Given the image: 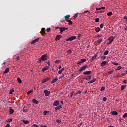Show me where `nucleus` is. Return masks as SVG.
I'll return each instance as SVG.
<instances>
[{
	"label": "nucleus",
	"instance_id": "1",
	"mask_svg": "<svg viewBox=\"0 0 127 127\" xmlns=\"http://www.w3.org/2000/svg\"><path fill=\"white\" fill-rule=\"evenodd\" d=\"M56 29L58 28L60 30V34H62L64 31H65L66 30H68V28H66L65 27H56Z\"/></svg>",
	"mask_w": 127,
	"mask_h": 127
},
{
	"label": "nucleus",
	"instance_id": "2",
	"mask_svg": "<svg viewBox=\"0 0 127 127\" xmlns=\"http://www.w3.org/2000/svg\"><path fill=\"white\" fill-rule=\"evenodd\" d=\"M113 40H114V37L113 36H111L110 37H109L107 41V44H111V43H112L113 42Z\"/></svg>",
	"mask_w": 127,
	"mask_h": 127
},
{
	"label": "nucleus",
	"instance_id": "3",
	"mask_svg": "<svg viewBox=\"0 0 127 127\" xmlns=\"http://www.w3.org/2000/svg\"><path fill=\"white\" fill-rule=\"evenodd\" d=\"M74 39H76V36H73L72 37H70L68 38V39H66L65 40L66 41H73Z\"/></svg>",
	"mask_w": 127,
	"mask_h": 127
},
{
	"label": "nucleus",
	"instance_id": "4",
	"mask_svg": "<svg viewBox=\"0 0 127 127\" xmlns=\"http://www.w3.org/2000/svg\"><path fill=\"white\" fill-rule=\"evenodd\" d=\"M87 68H88V65H84L81 67V68L79 69V72H83V71H85V70H86V69H87Z\"/></svg>",
	"mask_w": 127,
	"mask_h": 127
},
{
	"label": "nucleus",
	"instance_id": "5",
	"mask_svg": "<svg viewBox=\"0 0 127 127\" xmlns=\"http://www.w3.org/2000/svg\"><path fill=\"white\" fill-rule=\"evenodd\" d=\"M44 93L45 94V96L46 97H47L50 95V91H48L47 90H44Z\"/></svg>",
	"mask_w": 127,
	"mask_h": 127
},
{
	"label": "nucleus",
	"instance_id": "6",
	"mask_svg": "<svg viewBox=\"0 0 127 127\" xmlns=\"http://www.w3.org/2000/svg\"><path fill=\"white\" fill-rule=\"evenodd\" d=\"M41 59L42 60V61H44L45 60H46L47 59V55L44 54L42 55L41 57Z\"/></svg>",
	"mask_w": 127,
	"mask_h": 127
},
{
	"label": "nucleus",
	"instance_id": "7",
	"mask_svg": "<svg viewBox=\"0 0 127 127\" xmlns=\"http://www.w3.org/2000/svg\"><path fill=\"white\" fill-rule=\"evenodd\" d=\"M59 105V101L56 100L54 102L53 104V106H55V107H57Z\"/></svg>",
	"mask_w": 127,
	"mask_h": 127
},
{
	"label": "nucleus",
	"instance_id": "8",
	"mask_svg": "<svg viewBox=\"0 0 127 127\" xmlns=\"http://www.w3.org/2000/svg\"><path fill=\"white\" fill-rule=\"evenodd\" d=\"M38 41H39V38H37V39L33 40L31 42V44H35V43H36V42H38Z\"/></svg>",
	"mask_w": 127,
	"mask_h": 127
},
{
	"label": "nucleus",
	"instance_id": "9",
	"mask_svg": "<svg viewBox=\"0 0 127 127\" xmlns=\"http://www.w3.org/2000/svg\"><path fill=\"white\" fill-rule=\"evenodd\" d=\"M61 37H62V36H61V35H57L55 38L56 41H58V40H59V39H60Z\"/></svg>",
	"mask_w": 127,
	"mask_h": 127
},
{
	"label": "nucleus",
	"instance_id": "10",
	"mask_svg": "<svg viewBox=\"0 0 127 127\" xmlns=\"http://www.w3.org/2000/svg\"><path fill=\"white\" fill-rule=\"evenodd\" d=\"M40 33H41L42 35H43V34H46V33H45V28H42Z\"/></svg>",
	"mask_w": 127,
	"mask_h": 127
},
{
	"label": "nucleus",
	"instance_id": "11",
	"mask_svg": "<svg viewBox=\"0 0 127 127\" xmlns=\"http://www.w3.org/2000/svg\"><path fill=\"white\" fill-rule=\"evenodd\" d=\"M84 62H86V59H81V61L78 62L77 64H81V63H83Z\"/></svg>",
	"mask_w": 127,
	"mask_h": 127
},
{
	"label": "nucleus",
	"instance_id": "12",
	"mask_svg": "<svg viewBox=\"0 0 127 127\" xmlns=\"http://www.w3.org/2000/svg\"><path fill=\"white\" fill-rule=\"evenodd\" d=\"M23 112L24 113H26L28 112V109H27V107L26 106H24L23 108Z\"/></svg>",
	"mask_w": 127,
	"mask_h": 127
},
{
	"label": "nucleus",
	"instance_id": "13",
	"mask_svg": "<svg viewBox=\"0 0 127 127\" xmlns=\"http://www.w3.org/2000/svg\"><path fill=\"white\" fill-rule=\"evenodd\" d=\"M92 79V76H85L83 77V80H91Z\"/></svg>",
	"mask_w": 127,
	"mask_h": 127
},
{
	"label": "nucleus",
	"instance_id": "14",
	"mask_svg": "<svg viewBox=\"0 0 127 127\" xmlns=\"http://www.w3.org/2000/svg\"><path fill=\"white\" fill-rule=\"evenodd\" d=\"M32 103H33V104H39V102H38V101H37L35 99H32Z\"/></svg>",
	"mask_w": 127,
	"mask_h": 127
},
{
	"label": "nucleus",
	"instance_id": "15",
	"mask_svg": "<svg viewBox=\"0 0 127 127\" xmlns=\"http://www.w3.org/2000/svg\"><path fill=\"white\" fill-rule=\"evenodd\" d=\"M92 73V71H84L83 72V74L84 75H90Z\"/></svg>",
	"mask_w": 127,
	"mask_h": 127
},
{
	"label": "nucleus",
	"instance_id": "16",
	"mask_svg": "<svg viewBox=\"0 0 127 127\" xmlns=\"http://www.w3.org/2000/svg\"><path fill=\"white\" fill-rule=\"evenodd\" d=\"M50 78H46L45 79H43V80H42V83H45L46 82H47V81H48V80H50Z\"/></svg>",
	"mask_w": 127,
	"mask_h": 127
},
{
	"label": "nucleus",
	"instance_id": "17",
	"mask_svg": "<svg viewBox=\"0 0 127 127\" xmlns=\"http://www.w3.org/2000/svg\"><path fill=\"white\" fill-rule=\"evenodd\" d=\"M61 108H62V105H60L58 106H57L56 107H55V110H60V109H61Z\"/></svg>",
	"mask_w": 127,
	"mask_h": 127
},
{
	"label": "nucleus",
	"instance_id": "18",
	"mask_svg": "<svg viewBox=\"0 0 127 127\" xmlns=\"http://www.w3.org/2000/svg\"><path fill=\"white\" fill-rule=\"evenodd\" d=\"M9 72V68H6L5 71L3 72V74H7Z\"/></svg>",
	"mask_w": 127,
	"mask_h": 127
},
{
	"label": "nucleus",
	"instance_id": "19",
	"mask_svg": "<svg viewBox=\"0 0 127 127\" xmlns=\"http://www.w3.org/2000/svg\"><path fill=\"white\" fill-rule=\"evenodd\" d=\"M58 80V78H56L54 79H53L51 81V84H54V83H55V82H56V81H57Z\"/></svg>",
	"mask_w": 127,
	"mask_h": 127
},
{
	"label": "nucleus",
	"instance_id": "20",
	"mask_svg": "<svg viewBox=\"0 0 127 127\" xmlns=\"http://www.w3.org/2000/svg\"><path fill=\"white\" fill-rule=\"evenodd\" d=\"M9 112H10V115H12L13 113H14V110L13 109H9Z\"/></svg>",
	"mask_w": 127,
	"mask_h": 127
},
{
	"label": "nucleus",
	"instance_id": "21",
	"mask_svg": "<svg viewBox=\"0 0 127 127\" xmlns=\"http://www.w3.org/2000/svg\"><path fill=\"white\" fill-rule=\"evenodd\" d=\"M106 64H107V62H106V61H103L102 63H101V66L103 67V66H105Z\"/></svg>",
	"mask_w": 127,
	"mask_h": 127
},
{
	"label": "nucleus",
	"instance_id": "22",
	"mask_svg": "<svg viewBox=\"0 0 127 127\" xmlns=\"http://www.w3.org/2000/svg\"><path fill=\"white\" fill-rule=\"evenodd\" d=\"M112 115L114 116H117V115H118V112L116 111H114L112 112Z\"/></svg>",
	"mask_w": 127,
	"mask_h": 127
},
{
	"label": "nucleus",
	"instance_id": "23",
	"mask_svg": "<svg viewBox=\"0 0 127 127\" xmlns=\"http://www.w3.org/2000/svg\"><path fill=\"white\" fill-rule=\"evenodd\" d=\"M49 68V67L48 66H46V67H44L42 69V72H44L45 71H46V70H48Z\"/></svg>",
	"mask_w": 127,
	"mask_h": 127
},
{
	"label": "nucleus",
	"instance_id": "24",
	"mask_svg": "<svg viewBox=\"0 0 127 127\" xmlns=\"http://www.w3.org/2000/svg\"><path fill=\"white\" fill-rule=\"evenodd\" d=\"M96 81V78H93L92 80L88 82L89 84H92V83H94V82Z\"/></svg>",
	"mask_w": 127,
	"mask_h": 127
},
{
	"label": "nucleus",
	"instance_id": "25",
	"mask_svg": "<svg viewBox=\"0 0 127 127\" xmlns=\"http://www.w3.org/2000/svg\"><path fill=\"white\" fill-rule=\"evenodd\" d=\"M126 87H127V85H121V91H124L126 89Z\"/></svg>",
	"mask_w": 127,
	"mask_h": 127
},
{
	"label": "nucleus",
	"instance_id": "26",
	"mask_svg": "<svg viewBox=\"0 0 127 127\" xmlns=\"http://www.w3.org/2000/svg\"><path fill=\"white\" fill-rule=\"evenodd\" d=\"M48 113H49V111L45 110V111H44L43 112V115L44 116H46V115H47V114H48Z\"/></svg>",
	"mask_w": 127,
	"mask_h": 127
},
{
	"label": "nucleus",
	"instance_id": "27",
	"mask_svg": "<svg viewBox=\"0 0 127 127\" xmlns=\"http://www.w3.org/2000/svg\"><path fill=\"white\" fill-rule=\"evenodd\" d=\"M67 22H68L69 25H72L73 24V22L71 20H68Z\"/></svg>",
	"mask_w": 127,
	"mask_h": 127
},
{
	"label": "nucleus",
	"instance_id": "28",
	"mask_svg": "<svg viewBox=\"0 0 127 127\" xmlns=\"http://www.w3.org/2000/svg\"><path fill=\"white\" fill-rule=\"evenodd\" d=\"M22 122L24 123V124H28V123H29V121L28 120H23Z\"/></svg>",
	"mask_w": 127,
	"mask_h": 127
},
{
	"label": "nucleus",
	"instance_id": "29",
	"mask_svg": "<svg viewBox=\"0 0 127 127\" xmlns=\"http://www.w3.org/2000/svg\"><path fill=\"white\" fill-rule=\"evenodd\" d=\"M17 81L18 83H19V84H21V83L22 82V81H21V79L19 77L17 78Z\"/></svg>",
	"mask_w": 127,
	"mask_h": 127
},
{
	"label": "nucleus",
	"instance_id": "30",
	"mask_svg": "<svg viewBox=\"0 0 127 127\" xmlns=\"http://www.w3.org/2000/svg\"><path fill=\"white\" fill-rule=\"evenodd\" d=\"M102 41H103V39H100L97 40V43L98 44H100L101 42H102Z\"/></svg>",
	"mask_w": 127,
	"mask_h": 127
},
{
	"label": "nucleus",
	"instance_id": "31",
	"mask_svg": "<svg viewBox=\"0 0 127 127\" xmlns=\"http://www.w3.org/2000/svg\"><path fill=\"white\" fill-rule=\"evenodd\" d=\"M101 30V28L100 27H97L95 29V31L96 32H99Z\"/></svg>",
	"mask_w": 127,
	"mask_h": 127
},
{
	"label": "nucleus",
	"instance_id": "32",
	"mask_svg": "<svg viewBox=\"0 0 127 127\" xmlns=\"http://www.w3.org/2000/svg\"><path fill=\"white\" fill-rule=\"evenodd\" d=\"M96 58H97V55L95 54L93 56V57L92 58L91 60H95V59H96Z\"/></svg>",
	"mask_w": 127,
	"mask_h": 127
},
{
	"label": "nucleus",
	"instance_id": "33",
	"mask_svg": "<svg viewBox=\"0 0 127 127\" xmlns=\"http://www.w3.org/2000/svg\"><path fill=\"white\" fill-rule=\"evenodd\" d=\"M113 14V12H109L108 13H107V15L108 16H111Z\"/></svg>",
	"mask_w": 127,
	"mask_h": 127
},
{
	"label": "nucleus",
	"instance_id": "34",
	"mask_svg": "<svg viewBox=\"0 0 127 127\" xmlns=\"http://www.w3.org/2000/svg\"><path fill=\"white\" fill-rule=\"evenodd\" d=\"M13 92H14V89H12L9 92L10 95H12V93Z\"/></svg>",
	"mask_w": 127,
	"mask_h": 127
},
{
	"label": "nucleus",
	"instance_id": "35",
	"mask_svg": "<svg viewBox=\"0 0 127 127\" xmlns=\"http://www.w3.org/2000/svg\"><path fill=\"white\" fill-rule=\"evenodd\" d=\"M56 123H57V124H60V123H61V120H59V119H57L56 120Z\"/></svg>",
	"mask_w": 127,
	"mask_h": 127
},
{
	"label": "nucleus",
	"instance_id": "36",
	"mask_svg": "<svg viewBox=\"0 0 127 127\" xmlns=\"http://www.w3.org/2000/svg\"><path fill=\"white\" fill-rule=\"evenodd\" d=\"M70 18V15H67L64 16L65 19H68V18Z\"/></svg>",
	"mask_w": 127,
	"mask_h": 127
},
{
	"label": "nucleus",
	"instance_id": "37",
	"mask_svg": "<svg viewBox=\"0 0 127 127\" xmlns=\"http://www.w3.org/2000/svg\"><path fill=\"white\" fill-rule=\"evenodd\" d=\"M123 118H127V113H125L124 115L122 116Z\"/></svg>",
	"mask_w": 127,
	"mask_h": 127
},
{
	"label": "nucleus",
	"instance_id": "38",
	"mask_svg": "<svg viewBox=\"0 0 127 127\" xmlns=\"http://www.w3.org/2000/svg\"><path fill=\"white\" fill-rule=\"evenodd\" d=\"M112 64H113L114 65V66H117V65H119V63H115V62H113Z\"/></svg>",
	"mask_w": 127,
	"mask_h": 127
},
{
	"label": "nucleus",
	"instance_id": "39",
	"mask_svg": "<svg viewBox=\"0 0 127 127\" xmlns=\"http://www.w3.org/2000/svg\"><path fill=\"white\" fill-rule=\"evenodd\" d=\"M100 21V19L99 18H95V22H99Z\"/></svg>",
	"mask_w": 127,
	"mask_h": 127
},
{
	"label": "nucleus",
	"instance_id": "40",
	"mask_svg": "<svg viewBox=\"0 0 127 127\" xmlns=\"http://www.w3.org/2000/svg\"><path fill=\"white\" fill-rule=\"evenodd\" d=\"M122 69V66H119L117 67V69H115V71H117V70L119 71V70H121Z\"/></svg>",
	"mask_w": 127,
	"mask_h": 127
},
{
	"label": "nucleus",
	"instance_id": "41",
	"mask_svg": "<svg viewBox=\"0 0 127 127\" xmlns=\"http://www.w3.org/2000/svg\"><path fill=\"white\" fill-rule=\"evenodd\" d=\"M113 72H114V70H112V71L108 72V74L109 75H111V74H113Z\"/></svg>",
	"mask_w": 127,
	"mask_h": 127
},
{
	"label": "nucleus",
	"instance_id": "42",
	"mask_svg": "<svg viewBox=\"0 0 127 127\" xmlns=\"http://www.w3.org/2000/svg\"><path fill=\"white\" fill-rule=\"evenodd\" d=\"M81 37H82V35L81 34H79L78 36V39L79 40H80V38H81Z\"/></svg>",
	"mask_w": 127,
	"mask_h": 127
},
{
	"label": "nucleus",
	"instance_id": "43",
	"mask_svg": "<svg viewBox=\"0 0 127 127\" xmlns=\"http://www.w3.org/2000/svg\"><path fill=\"white\" fill-rule=\"evenodd\" d=\"M109 52L108 51H106L104 53V55H107V54H108Z\"/></svg>",
	"mask_w": 127,
	"mask_h": 127
},
{
	"label": "nucleus",
	"instance_id": "44",
	"mask_svg": "<svg viewBox=\"0 0 127 127\" xmlns=\"http://www.w3.org/2000/svg\"><path fill=\"white\" fill-rule=\"evenodd\" d=\"M104 90H105V87L103 86L100 89V91L102 92V91H104Z\"/></svg>",
	"mask_w": 127,
	"mask_h": 127
},
{
	"label": "nucleus",
	"instance_id": "45",
	"mask_svg": "<svg viewBox=\"0 0 127 127\" xmlns=\"http://www.w3.org/2000/svg\"><path fill=\"white\" fill-rule=\"evenodd\" d=\"M78 14H79L78 13H77L74 15V18H76V17H78Z\"/></svg>",
	"mask_w": 127,
	"mask_h": 127
},
{
	"label": "nucleus",
	"instance_id": "46",
	"mask_svg": "<svg viewBox=\"0 0 127 127\" xmlns=\"http://www.w3.org/2000/svg\"><path fill=\"white\" fill-rule=\"evenodd\" d=\"M8 122H9V123H11V122H12V119L10 118V119H8Z\"/></svg>",
	"mask_w": 127,
	"mask_h": 127
},
{
	"label": "nucleus",
	"instance_id": "47",
	"mask_svg": "<svg viewBox=\"0 0 127 127\" xmlns=\"http://www.w3.org/2000/svg\"><path fill=\"white\" fill-rule=\"evenodd\" d=\"M32 92V90H30L28 91L27 95H29V94H31Z\"/></svg>",
	"mask_w": 127,
	"mask_h": 127
},
{
	"label": "nucleus",
	"instance_id": "48",
	"mask_svg": "<svg viewBox=\"0 0 127 127\" xmlns=\"http://www.w3.org/2000/svg\"><path fill=\"white\" fill-rule=\"evenodd\" d=\"M67 53L68 54H71V53H72V51L71 50H68L67 51Z\"/></svg>",
	"mask_w": 127,
	"mask_h": 127
},
{
	"label": "nucleus",
	"instance_id": "49",
	"mask_svg": "<svg viewBox=\"0 0 127 127\" xmlns=\"http://www.w3.org/2000/svg\"><path fill=\"white\" fill-rule=\"evenodd\" d=\"M58 74L60 75V74H62V70L61 69L58 71Z\"/></svg>",
	"mask_w": 127,
	"mask_h": 127
},
{
	"label": "nucleus",
	"instance_id": "50",
	"mask_svg": "<svg viewBox=\"0 0 127 127\" xmlns=\"http://www.w3.org/2000/svg\"><path fill=\"white\" fill-rule=\"evenodd\" d=\"M50 29H51L50 28H47V29H46L47 32H49V31H50Z\"/></svg>",
	"mask_w": 127,
	"mask_h": 127
},
{
	"label": "nucleus",
	"instance_id": "51",
	"mask_svg": "<svg viewBox=\"0 0 127 127\" xmlns=\"http://www.w3.org/2000/svg\"><path fill=\"white\" fill-rule=\"evenodd\" d=\"M103 101H107V98H106L105 97H103L102 99Z\"/></svg>",
	"mask_w": 127,
	"mask_h": 127
},
{
	"label": "nucleus",
	"instance_id": "52",
	"mask_svg": "<svg viewBox=\"0 0 127 127\" xmlns=\"http://www.w3.org/2000/svg\"><path fill=\"white\" fill-rule=\"evenodd\" d=\"M55 63H60V60H56Z\"/></svg>",
	"mask_w": 127,
	"mask_h": 127
},
{
	"label": "nucleus",
	"instance_id": "53",
	"mask_svg": "<svg viewBox=\"0 0 127 127\" xmlns=\"http://www.w3.org/2000/svg\"><path fill=\"white\" fill-rule=\"evenodd\" d=\"M100 28H103V27H104V24H100Z\"/></svg>",
	"mask_w": 127,
	"mask_h": 127
},
{
	"label": "nucleus",
	"instance_id": "54",
	"mask_svg": "<svg viewBox=\"0 0 127 127\" xmlns=\"http://www.w3.org/2000/svg\"><path fill=\"white\" fill-rule=\"evenodd\" d=\"M10 127V125H9V124H7L5 127Z\"/></svg>",
	"mask_w": 127,
	"mask_h": 127
},
{
	"label": "nucleus",
	"instance_id": "55",
	"mask_svg": "<svg viewBox=\"0 0 127 127\" xmlns=\"http://www.w3.org/2000/svg\"><path fill=\"white\" fill-rule=\"evenodd\" d=\"M19 56H18L16 58V61H18V60H19Z\"/></svg>",
	"mask_w": 127,
	"mask_h": 127
},
{
	"label": "nucleus",
	"instance_id": "56",
	"mask_svg": "<svg viewBox=\"0 0 127 127\" xmlns=\"http://www.w3.org/2000/svg\"><path fill=\"white\" fill-rule=\"evenodd\" d=\"M73 93H71L70 94V98H72V97H73Z\"/></svg>",
	"mask_w": 127,
	"mask_h": 127
},
{
	"label": "nucleus",
	"instance_id": "57",
	"mask_svg": "<svg viewBox=\"0 0 127 127\" xmlns=\"http://www.w3.org/2000/svg\"><path fill=\"white\" fill-rule=\"evenodd\" d=\"M34 127H39V126H38L37 125V124H34Z\"/></svg>",
	"mask_w": 127,
	"mask_h": 127
},
{
	"label": "nucleus",
	"instance_id": "58",
	"mask_svg": "<svg viewBox=\"0 0 127 127\" xmlns=\"http://www.w3.org/2000/svg\"><path fill=\"white\" fill-rule=\"evenodd\" d=\"M40 127H47V126H46V125H44V126L41 125Z\"/></svg>",
	"mask_w": 127,
	"mask_h": 127
},
{
	"label": "nucleus",
	"instance_id": "59",
	"mask_svg": "<svg viewBox=\"0 0 127 127\" xmlns=\"http://www.w3.org/2000/svg\"><path fill=\"white\" fill-rule=\"evenodd\" d=\"M42 61V59H41H41H39V62L40 63H41V61Z\"/></svg>",
	"mask_w": 127,
	"mask_h": 127
},
{
	"label": "nucleus",
	"instance_id": "60",
	"mask_svg": "<svg viewBox=\"0 0 127 127\" xmlns=\"http://www.w3.org/2000/svg\"><path fill=\"white\" fill-rule=\"evenodd\" d=\"M101 58H102L103 59H105L106 58V56H103Z\"/></svg>",
	"mask_w": 127,
	"mask_h": 127
},
{
	"label": "nucleus",
	"instance_id": "61",
	"mask_svg": "<svg viewBox=\"0 0 127 127\" xmlns=\"http://www.w3.org/2000/svg\"><path fill=\"white\" fill-rule=\"evenodd\" d=\"M124 19H127V16H125L124 17H123Z\"/></svg>",
	"mask_w": 127,
	"mask_h": 127
},
{
	"label": "nucleus",
	"instance_id": "62",
	"mask_svg": "<svg viewBox=\"0 0 127 127\" xmlns=\"http://www.w3.org/2000/svg\"><path fill=\"white\" fill-rule=\"evenodd\" d=\"M96 10L98 11V10H101V8H96Z\"/></svg>",
	"mask_w": 127,
	"mask_h": 127
},
{
	"label": "nucleus",
	"instance_id": "63",
	"mask_svg": "<svg viewBox=\"0 0 127 127\" xmlns=\"http://www.w3.org/2000/svg\"><path fill=\"white\" fill-rule=\"evenodd\" d=\"M102 35H98L97 37H102Z\"/></svg>",
	"mask_w": 127,
	"mask_h": 127
},
{
	"label": "nucleus",
	"instance_id": "64",
	"mask_svg": "<svg viewBox=\"0 0 127 127\" xmlns=\"http://www.w3.org/2000/svg\"><path fill=\"white\" fill-rule=\"evenodd\" d=\"M64 21H65V20H61L60 22H64Z\"/></svg>",
	"mask_w": 127,
	"mask_h": 127
}]
</instances>
